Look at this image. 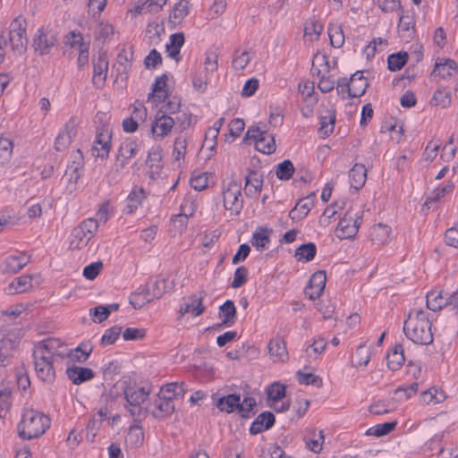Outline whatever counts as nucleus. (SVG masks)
<instances>
[{
	"label": "nucleus",
	"mask_w": 458,
	"mask_h": 458,
	"mask_svg": "<svg viewBox=\"0 0 458 458\" xmlns=\"http://www.w3.org/2000/svg\"><path fill=\"white\" fill-rule=\"evenodd\" d=\"M216 406L221 411L227 413L233 412V411L238 410V406H240V395L232 394L221 397L218 399Z\"/></svg>",
	"instance_id": "obj_49"
},
{
	"label": "nucleus",
	"mask_w": 458,
	"mask_h": 458,
	"mask_svg": "<svg viewBox=\"0 0 458 458\" xmlns=\"http://www.w3.org/2000/svg\"><path fill=\"white\" fill-rule=\"evenodd\" d=\"M96 40L105 43L111 40L114 36V26L107 21H100L95 29Z\"/></svg>",
	"instance_id": "obj_48"
},
{
	"label": "nucleus",
	"mask_w": 458,
	"mask_h": 458,
	"mask_svg": "<svg viewBox=\"0 0 458 458\" xmlns=\"http://www.w3.org/2000/svg\"><path fill=\"white\" fill-rule=\"evenodd\" d=\"M268 353L274 362H284L288 359L285 343L281 338L272 339L268 345Z\"/></svg>",
	"instance_id": "obj_27"
},
{
	"label": "nucleus",
	"mask_w": 458,
	"mask_h": 458,
	"mask_svg": "<svg viewBox=\"0 0 458 458\" xmlns=\"http://www.w3.org/2000/svg\"><path fill=\"white\" fill-rule=\"evenodd\" d=\"M112 132L107 126H103L97 131L92 146V155L102 159L106 158L111 149Z\"/></svg>",
	"instance_id": "obj_12"
},
{
	"label": "nucleus",
	"mask_w": 458,
	"mask_h": 458,
	"mask_svg": "<svg viewBox=\"0 0 458 458\" xmlns=\"http://www.w3.org/2000/svg\"><path fill=\"white\" fill-rule=\"evenodd\" d=\"M146 197L147 194L142 187H134L127 197L125 211L129 214L133 213L139 207L141 206Z\"/></svg>",
	"instance_id": "obj_40"
},
{
	"label": "nucleus",
	"mask_w": 458,
	"mask_h": 458,
	"mask_svg": "<svg viewBox=\"0 0 458 458\" xmlns=\"http://www.w3.org/2000/svg\"><path fill=\"white\" fill-rule=\"evenodd\" d=\"M267 394L271 403L279 402L285 396V386L278 382H275L267 387Z\"/></svg>",
	"instance_id": "obj_58"
},
{
	"label": "nucleus",
	"mask_w": 458,
	"mask_h": 458,
	"mask_svg": "<svg viewBox=\"0 0 458 458\" xmlns=\"http://www.w3.org/2000/svg\"><path fill=\"white\" fill-rule=\"evenodd\" d=\"M427 308L438 311L446 306L445 292L443 290H432L426 296Z\"/></svg>",
	"instance_id": "obj_41"
},
{
	"label": "nucleus",
	"mask_w": 458,
	"mask_h": 458,
	"mask_svg": "<svg viewBox=\"0 0 458 458\" xmlns=\"http://www.w3.org/2000/svg\"><path fill=\"white\" fill-rule=\"evenodd\" d=\"M83 166L82 155L80 150H78L73 155V161L71 165H68L64 178L67 181L66 191L69 193H72L78 188V182L81 176V171Z\"/></svg>",
	"instance_id": "obj_11"
},
{
	"label": "nucleus",
	"mask_w": 458,
	"mask_h": 458,
	"mask_svg": "<svg viewBox=\"0 0 458 458\" xmlns=\"http://www.w3.org/2000/svg\"><path fill=\"white\" fill-rule=\"evenodd\" d=\"M144 433L140 427L131 426L125 437V445L130 448H138L143 444Z\"/></svg>",
	"instance_id": "obj_50"
},
{
	"label": "nucleus",
	"mask_w": 458,
	"mask_h": 458,
	"mask_svg": "<svg viewBox=\"0 0 458 458\" xmlns=\"http://www.w3.org/2000/svg\"><path fill=\"white\" fill-rule=\"evenodd\" d=\"M140 149V145L136 140L130 139L123 140L117 150L111 173L114 174H119Z\"/></svg>",
	"instance_id": "obj_9"
},
{
	"label": "nucleus",
	"mask_w": 458,
	"mask_h": 458,
	"mask_svg": "<svg viewBox=\"0 0 458 458\" xmlns=\"http://www.w3.org/2000/svg\"><path fill=\"white\" fill-rule=\"evenodd\" d=\"M335 123V112L333 109H327L320 115L319 133L322 137H328L334 131Z\"/></svg>",
	"instance_id": "obj_42"
},
{
	"label": "nucleus",
	"mask_w": 458,
	"mask_h": 458,
	"mask_svg": "<svg viewBox=\"0 0 458 458\" xmlns=\"http://www.w3.org/2000/svg\"><path fill=\"white\" fill-rule=\"evenodd\" d=\"M67 44L77 49L79 52L89 48V44L84 41L82 35L80 32L72 31L67 37Z\"/></svg>",
	"instance_id": "obj_64"
},
{
	"label": "nucleus",
	"mask_w": 458,
	"mask_h": 458,
	"mask_svg": "<svg viewBox=\"0 0 458 458\" xmlns=\"http://www.w3.org/2000/svg\"><path fill=\"white\" fill-rule=\"evenodd\" d=\"M252 58L251 53L247 50H236L233 60V67L236 71H242L246 68Z\"/></svg>",
	"instance_id": "obj_57"
},
{
	"label": "nucleus",
	"mask_w": 458,
	"mask_h": 458,
	"mask_svg": "<svg viewBox=\"0 0 458 458\" xmlns=\"http://www.w3.org/2000/svg\"><path fill=\"white\" fill-rule=\"evenodd\" d=\"M454 189V184L452 182H448L445 185H439L431 191L425 200L424 206L430 208L434 205L443 203L447 197L452 195Z\"/></svg>",
	"instance_id": "obj_20"
},
{
	"label": "nucleus",
	"mask_w": 458,
	"mask_h": 458,
	"mask_svg": "<svg viewBox=\"0 0 458 458\" xmlns=\"http://www.w3.org/2000/svg\"><path fill=\"white\" fill-rule=\"evenodd\" d=\"M162 294V289H158L157 293H150V287L141 285L135 293L131 294L130 303L133 306V308L140 309L154 299L160 298Z\"/></svg>",
	"instance_id": "obj_19"
},
{
	"label": "nucleus",
	"mask_w": 458,
	"mask_h": 458,
	"mask_svg": "<svg viewBox=\"0 0 458 458\" xmlns=\"http://www.w3.org/2000/svg\"><path fill=\"white\" fill-rule=\"evenodd\" d=\"M132 52L130 49H123L117 55L116 66L121 72H126L131 66Z\"/></svg>",
	"instance_id": "obj_59"
},
{
	"label": "nucleus",
	"mask_w": 458,
	"mask_h": 458,
	"mask_svg": "<svg viewBox=\"0 0 458 458\" xmlns=\"http://www.w3.org/2000/svg\"><path fill=\"white\" fill-rule=\"evenodd\" d=\"M8 44L16 54L21 55L26 50L28 38L22 19L16 18L11 22L7 38Z\"/></svg>",
	"instance_id": "obj_8"
},
{
	"label": "nucleus",
	"mask_w": 458,
	"mask_h": 458,
	"mask_svg": "<svg viewBox=\"0 0 458 458\" xmlns=\"http://www.w3.org/2000/svg\"><path fill=\"white\" fill-rule=\"evenodd\" d=\"M15 388L13 380L3 379L0 381V418H4L13 404V394Z\"/></svg>",
	"instance_id": "obj_16"
},
{
	"label": "nucleus",
	"mask_w": 458,
	"mask_h": 458,
	"mask_svg": "<svg viewBox=\"0 0 458 458\" xmlns=\"http://www.w3.org/2000/svg\"><path fill=\"white\" fill-rule=\"evenodd\" d=\"M187 150V140L183 136H178L174 141L173 158L180 162L184 159Z\"/></svg>",
	"instance_id": "obj_61"
},
{
	"label": "nucleus",
	"mask_w": 458,
	"mask_h": 458,
	"mask_svg": "<svg viewBox=\"0 0 458 458\" xmlns=\"http://www.w3.org/2000/svg\"><path fill=\"white\" fill-rule=\"evenodd\" d=\"M50 427V419L41 411L28 409L24 411L19 424V434L24 439L38 437Z\"/></svg>",
	"instance_id": "obj_3"
},
{
	"label": "nucleus",
	"mask_w": 458,
	"mask_h": 458,
	"mask_svg": "<svg viewBox=\"0 0 458 458\" xmlns=\"http://www.w3.org/2000/svg\"><path fill=\"white\" fill-rule=\"evenodd\" d=\"M244 140L254 142L256 149L264 154L274 153L276 148L274 136L258 125L248 129Z\"/></svg>",
	"instance_id": "obj_6"
},
{
	"label": "nucleus",
	"mask_w": 458,
	"mask_h": 458,
	"mask_svg": "<svg viewBox=\"0 0 458 458\" xmlns=\"http://www.w3.org/2000/svg\"><path fill=\"white\" fill-rule=\"evenodd\" d=\"M399 36L406 42L411 41L415 34V20L412 14L402 13L398 23Z\"/></svg>",
	"instance_id": "obj_24"
},
{
	"label": "nucleus",
	"mask_w": 458,
	"mask_h": 458,
	"mask_svg": "<svg viewBox=\"0 0 458 458\" xmlns=\"http://www.w3.org/2000/svg\"><path fill=\"white\" fill-rule=\"evenodd\" d=\"M223 203L225 208L232 216L239 215L243 207L242 187L234 181H231L223 186Z\"/></svg>",
	"instance_id": "obj_7"
},
{
	"label": "nucleus",
	"mask_w": 458,
	"mask_h": 458,
	"mask_svg": "<svg viewBox=\"0 0 458 458\" xmlns=\"http://www.w3.org/2000/svg\"><path fill=\"white\" fill-rule=\"evenodd\" d=\"M98 228L96 219L88 218L72 229L70 234V249L81 250L86 247Z\"/></svg>",
	"instance_id": "obj_5"
},
{
	"label": "nucleus",
	"mask_w": 458,
	"mask_h": 458,
	"mask_svg": "<svg viewBox=\"0 0 458 458\" xmlns=\"http://www.w3.org/2000/svg\"><path fill=\"white\" fill-rule=\"evenodd\" d=\"M445 399V394L435 387L423 391L420 394V402L424 404L440 403Z\"/></svg>",
	"instance_id": "obj_53"
},
{
	"label": "nucleus",
	"mask_w": 458,
	"mask_h": 458,
	"mask_svg": "<svg viewBox=\"0 0 458 458\" xmlns=\"http://www.w3.org/2000/svg\"><path fill=\"white\" fill-rule=\"evenodd\" d=\"M263 186V176L257 171H250L245 178V192L248 196L259 194Z\"/></svg>",
	"instance_id": "obj_32"
},
{
	"label": "nucleus",
	"mask_w": 458,
	"mask_h": 458,
	"mask_svg": "<svg viewBox=\"0 0 458 458\" xmlns=\"http://www.w3.org/2000/svg\"><path fill=\"white\" fill-rule=\"evenodd\" d=\"M30 262V257L24 252H15L7 256L0 264V271L4 274H15Z\"/></svg>",
	"instance_id": "obj_14"
},
{
	"label": "nucleus",
	"mask_w": 458,
	"mask_h": 458,
	"mask_svg": "<svg viewBox=\"0 0 458 458\" xmlns=\"http://www.w3.org/2000/svg\"><path fill=\"white\" fill-rule=\"evenodd\" d=\"M387 366L391 370H397L403 364L405 359L403 348L401 344H396L392 352L387 355Z\"/></svg>",
	"instance_id": "obj_51"
},
{
	"label": "nucleus",
	"mask_w": 458,
	"mask_h": 458,
	"mask_svg": "<svg viewBox=\"0 0 458 458\" xmlns=\"http://www.w3.org/2000/svg\"><path fill=\"white\" fill-rule=\"evenodd\" d=\"M76 134L77 123L73 117H71L64 124V128L58 132L55 140V149L56 151L65 150L70 146Z\"/></svg>",
	"instance_id": "obj_13"
},
{
	"label": "nucleus",
	"mask_w": 458,
	"mask_h": 458,
	"mask_svg": "<svg viewBox=\"0 0 458 458\" xmlns=\"http://www.w3.org/2000/svg\"><path fill=\"white\" fill-rule=\"evenodd\" d=\"M66 375L72 384L81 385L91 380L95 373L91 369L73 365L67 367Z\"/></svg>",
	"instance_id": "obj_25"
},
{
	"label": "nucleus",
	"mask_w": 458,
	"mask_h": 458,
	"mask_svg": "<svg viewBox=\"0 0 458 458\" xmlns=\"http://www.w3.org/2000/svg\"><path fill=\"white\" fill-rule=\"evenodd\" d=\"M457 64L452 59L437 58L433 73L441 78L452 77L456 73Z\"/></svg>",
	"instance_id": "obj_33"
},
{
	"label": "nucleus",
	"mask_w": 458,
	"mask_h": 458,
	"mask_svg": "<svg viewBox=\"0 0 458 458\" xmlns=\"http://www.w3.org/2000/svg\"><path fill=\"white\" fill-rule=\"evenodd\" d=\"M270 230L264 227H259L252 234L251 244L257 250L262 251L268 248L270 243Z\"/></svg>",
	"instance_id": "obj_44"
},
{
	"label": "nucleus",
	"mask_w": 458,
	"mask_h": 458,
	"mask_svg": "<svg viewBox=\"0 0 458 458\" xmlns=\"http://www.w3.org/2000/svg\"><path fill=\"white\" fill-rule=\"evenodd\" d=\"M13 148V140L7 137L0 135V165H3L10 161Z\"/></svg>",
	"instance_id": "obj_55"
},
{
	"label": "nucleus",
	"mask_w": 458,
	"mask_h": 458,
	"mask_svg": "<svg viewBox=\"0 0 458 458\" xmlns=\"http://www.w3.org/2000/svg\"><path fill=\"white\" fill-rule=\"evenodd\" d=\"M367 79L363 76L362 72H356L351 77L350 98H359L362 96L368 88Z\"/></svg>",
	"instance_id": "obj_38"
},
{
	"label": "nucleus",
	"mask_w": 458,
	"mask_h": 458,
	"mask_svg": "<svg viewBox=\"0 0 458 458\" xmlns=\"http://www.w3.org/2000/svg\"><path fill=\"white\" fill-rule=\"evenodd\" d=\"M396 421L377 424L366 431V435L374 437H382L390 433L396 426Z\"/></svg>",
	"instance_id": "obj_60"
},
{
	"label": "nucleus",
	"mask_w": 458,
	"mask_h": 458,
	"mask_svg": "<svg viewBox=\"0 0 458 458\" xmlns=\"http://www.w3.org/2000/svg\"><path fill=\"white\" fill-rule=\"evenodd\" d=\"M175 126V121L173 117L163 111H158L150 123V134L154 140H162L170 133Z\"/></svg>",
	"instance_id": "obj_10"
},
{
	"label": "nucleus",
	"mask_w": 458,
	"mask_h": 458,
	"mask_svg": "<svg viewBox=\"0 0 458 458\" xmlns=\"http://www.w3.org/2000/svg\"><path fill=\"white\" fill-rule=\"evenodd\" d=\"M220 326L225 327H233L236 322V308L233 301L227 300L219 307Z\"/></svg>",
	"instance_id": "obj_29"
},
{
	"label": "nucleus",
	"mask_w": 458,
	"mask_h": 458,
	"mask_svg": "<svg viewBox=\"0 0 458 458\" xmlns=\"http://www.w3.org/2000/svg\"><path fill=\"white\" fill-rule=\"evenodd\" d=\"M146 165L148 167V174L150 178L155 179L160 175L163 169V164L161 150L158 148H152L148 152Z\"/></svg>",
	"instance_id": "obj_26"
},
{
	"label": "nucleus",
	"mask_w": 458,
	"mask_h": 458,
	"mask_svg": "<svg viewBox=\"0 0 458 458\" xmlns=\"http://www.w3.org/2000/svg\"><path fill=\"white\" fill-rule=\"evenodd\" d=\"M148 410L154 417L163 419L174 412V403L171 400H166L165 396L158 393L149 403Z\"/></svg>",
	"instance_id": "obj_17"
},
{
	"label": "nucleus",
	"mask_w": 458,
	"mask_h": 458,
	"mask_svg": "<svg viewBox=\"0 0 458 458\" xmlns=\"http://www.w3.org/2000/svg\"><path fill=\"white\" fill-rule=\"evenodd\" d=\"M33 287V276L25 275L19 276L11 282L5 289V292L8 294H16L30 291Z\"/></svg>",
	"instance_id": "obj_30"
},
{
	"label": "nucleus",
	"mask_w": 458,
	"mask_h": 458,
	"mask_svg": "<svg viewBox=\"0 0 458 458\" xmlns=\"http://www.w3.org/2000/svg\"><path fill=\"white\" fill-rule=\"evenodd\" d=\"M166 400L174 402L175 398L183 397L185 389L183 383H169L162 386L159 392Z\"/></svg>",
	"instance_id": "obj_47"
},
{
	"label": "nucleus",
	"mask_w": 458,
	"mask_h": 458,
	"mask_svg": "<svg viewBox=\"0 0 458 458\" xmlns=\"http://www.w3.org/2000/svg\"><path fill=\"white\" fill-rule=\"evenodd\" d=\"M367 178V170L361 164H355L349 172L351 186L356 190L360 189Z\"/></svg>",
	"instance_id": "obj_43"
},
{
	"label": "nucleus",
	"mask_w": 458,
	"mask_h": 458,
	"mask_svg": "<svg viewBox=\"0 0 458 458\" xmlns=\"http://www.w3.org/2000/svg\"><path fill=\"white\" fill-rule=\"evenodd\" d=\"M307 447L314 452L319 453L324 443V434L322 430L312 429L305 437Z\"/></svg>",
	"instance_id": "obj_46"
},
{
	"label": "nucleus",
	"mask_w": 458,
	"mask_h": 458,
	"mask_svg": "<svg viewBox=\"0 0 458 458\" xmlns=\"http://www.w3.org/2000/svg\"><path fill=\"white\" fill-rule=\"evenodd\" d=\"M391 228L386 225L377 224L372 226L369 233L370 240L374 244L385 245L390 240Z\"/></svg>",
	"instance_id": "obj_35"
},
{
	"label": "nucleus",
	"mask_w": 458,
	"mask_h": 458,
	"mask_svg": "<svg viewBox=\"0 0 458 458\" xmlns=\"http://www.w3.org/2000/svg\"><path fill=\"white\" fill-rule=\"evenodd\" d=\"M323 24L318 21H310L305 24L304 36L310 41L318 40L323 31Z\"/></svg>",
	"instance_id": "obj_56"
},
{
	"label": "nucleus",
	"mask_w": 458,
	"mask_h": 458,
	"mask_svg": "<svg viewBox=\"0 0 458 458\" xmlns=\"http://www.w3.org/2000/svg\"><path fill=\"white\" fill-rule=\"evenodd\" d=\"M167 91V76L163 74L157 77L152 85V91L148 96V102L157 104L165 101L168 97Z\"/></svg>",
	"instance_id": "obj_22"
},
{
	"label": "nucleus",
	"mask_w": 458,
	"mask_h": 458,
	"mask_svg": "<svg viewBox=\"0 0 458 458\" xmlns=\"http://www.w3.org/2000/svg\"><path fill=\"white\" fill-rule=\"evenodd\" d=\"M275 423V416L269 411L259 414L252 422L250 432L253 435L260 433L271 428Z\"/></svg>",
	"instance_id": "obj_37"
},
{
	"label": "nucleus",
	"mask_w": 458,
	"mask_h": 458,
	"mask_svg": "<svg viewBox=\"0 0 458 458\" xmlns=\"http://www.w3.org/2000/svg\"><path fill=\"white\" fill-rule=\"evenodd\" d=\"M123 385H124L123 394L125 399L132 406H140L146 401L150 393L149 389L145 386L131 383L127 385L126 380L123 381Z\"/></svg>",
	"instance_id": "obj_15"
},
{
	"label": "nucleus",
	"mask_w": 458,
	"mask_h": 458,
	"mask_svg": "<svg viewBox=\"0 0 458 458\" xmlns=\"http://www.w3.org/2000/svg\"><path fill=\"white\" fill-rule=\"evenodd\" d=\"M92 351V344L89 342H83L73 350L68 348L66 358H69L72 362L83 363L89 359Z\"/></svg>",
	"instance_id": "obj_31"
},
{
	"label": "nucleus",
	"mask_w": 458,
	"mask_h": 458,
	"mask_svg": "<svg viewBox=\"0 0 458 458\" xmlns=\"http://www.w3.org/2000/svg\"><path fill=\"white\" fill-rule=\"evenodd\" d=\"M189 13V4L187 0H180L174 7L172 13L169 15L168 23L171 28L174 29L180 24Z\"/></svg>",
	"instance_id": "obj_39"
},
{
	"label": "nucleus",
	"mask_w": 458,
	"mask_h": 458,
	"mask_svg": "<svg viewBox=\"0 0 458 458\" xmlns=\"http://www.w3.org/2000/svg\"><path fill=\"white\" fill-rule=\"evenodd\" d=\"M19 338L12 334L4 335L0 340V364L4 363L5 359L11 355V352L16 348Z\"/></svg>",
	"instance_id": "obj_45"
},
{
	"label": "nucleus",
	"mask_w": 458,
	"mask_h": 458,
	"mask_svg": "<svg viewBox=\"0 0 458 458\" xmlns=\"http://www.w3.org/2000/svg\"><path fill=\"white\" fill-rule=\"evenodd\" d=\"M431 326L428 312L422 308H414L404 320L403 332L414 344H429L433 342Z\"/></svg>",
	"instance_id": "obj_2"
},
{
	"label": "nucleus",
	"mask_w": 458,
	"mask_h": 458,
	"mask_svg": "<svg viewBox=\"0 0 458 458\" xmlns=\"http://www.w3.org/2000/svg\"><path fill=\"white\" fill-rule=\"evenodd\" d=\"M364 208L361 204L352 203L338 222L335 236L341 240L355 236L362 223Z\"/></svg>",
	"instance_id": "obj_4"
},
{
	"label": "nucleus",
	"mask_w": 458,
	"mask_h": 458,
	"mask_svg": "<svg viewBox=\"0 0 458 458\" xmlns=\"http://www.w3.org/2000/svg\"><path fill=\"white\" fill-rule=\"evenodd\" d=\"M327 283V276L324 271L315 272L305 288V295L310 300H316L323 293Z\"/></svg>",
	"instance_id": "obj_21"
},
{
	"label": "nucleus",
	"mask_w": 458,
	"mask_h": 458,
	"mask_svg": "<svg viewBox=\"0 0 458 458\" xmlns=\"http://www.w3.org/2000/svg\"><path fill=\"white\" fill-rule=\"evenodd\" d=\"M108 71V60L105 54H101L93 61V84L98 88L104 85Z\"/></svg>",
	"instance_id": "obj_23"
},
{
	"label": "nucleus",
	"mask_w": 458,
	"mask_h": 458,
	"mask_svg": "<svg viewBox=\"0 0 458 458\" xmlns=\"http://www.w3.org/2000/svg\"><path fill=\"white\" fill-rule=\"evenodd\" d=\"M56 42V36L51 30H38L34 38L35 51L40 55L47 54Z\"/></svg>",
	"instance_id": "obj_18"
},
{
	"label": "nucleus",
	"mask_w": 458,
	"mask_h": 458,
	"mask_svg": "<svg viewBox=\"0 0 458 458\" xmlns=\"http://www.w3.org/2000/svg\"><path fill=\"white\" fill-rule=\"evenodd\" d=\"M105 415L106 414L102 411H99L98 414L93 416V418L89 421L86 428V438L88 441H94V438L102 424Z\"/></svg>",
	"instance_id": "obj_54"
},
{
	"label": "nucleus",
	"mask_w": 458,
	"mask_h": 458,
	"mask_svg": "<svg viewBox=\"0 0 458 458\" xmlns=\"http://www.w3.org/2000/svg\"><path fill=\"white\" fill-rule=\"evenodd\" d=\"M395 404L390 401H377L374 402L370 407L369 411L375 415H383L394 411Z\"/></svg>",
	"instance_id": "obj_62"
},
{
	"label": "nucleus",
	"mask_w": 458,
	"mask_h": 458,
	"mask_svg": "<svg viewBox=\"0 0 458 458\" xmlns=\"http://www.w3.org/2000/svg\"><path fill=\"white\" fill-rule=\"evenodd\" d=\"M317 247L313 242H308L296 249L294 257L298 261L309 262L315 258Z\"/></svg>",
	"instance_id": "obj_52"
},
{
	"label": "nucleus",
	"mask_w": 458,
	"mask_h": 458,
	"mask_svg": "<svg viewBox=\"0 0 458 458\" xmlns=\"http://www.w3.org/2000/svg\"><path fill=\"white\" fill-rule=\"evenodd\" d=\"M185 38L182 32L172 34L169 37V41L165 45V52L167 55L175 60L176 62L181 60L180 51L182 47L184 45Z\"/></svg>",
	"instance_id": "obj_28"
},
{
	"label": "nucleus",
	"mask_w": 458,
	"mask_h": 458,
	"mask_svg": "<svg viewBox=\"0 0 458 458\" xmlns=\"http://www.w3.org/2000/svg\"><path fill=\"white\" fill-rule=\"evenodd\" d=\"M315 195L311 194L305 199H301L295 207L290 211L289 216L293 220H301L304 218L313 207V199Z\"/></svg>",
	"instance_id": "obj_36"
},
{
	"label": "nucleus",
	"mask_w": 458,
	"mask_h": 458,
	"mask_svg": "<svg viewBox=\"0 0 458 458\" xmlns=\"http://www.w3.org/2000/svg\"><path fill=\"white\" fill-rule=\"evenodd\" d=\"M328 37L330 43L334 47H341L344 43V35L343 29L338 25H330L328 27Z\"/></svg>",
	"instance_id": "obj_63"
},
{
	"label": "nucleus",
	"mask_w": 458,
	"mask_h": 458,
	"mask_svg": "<svg viewBox=\"0 0 458 458\" xmlns=\"http://www.w3.org/2000/svg\"><path fill=\"white\" fill-rule=\"evenodd\" d=\"M333 65H331V62L329 57L325 54H317L314 55L312 60V72L313 73L318 74H328L331 69H334L336 65V62L335 60L332 61Z\"/></svg>",
	"instance_id": "obj_34"
},
{
	"label": "nucleus",
	"mask_w": 458,
	"mask_h": 458,
	"mask_svg": "<svg viewBox=\"0 0 458 458\" xmlns=\"http://www.w3.org/2000/svg\"><path fill=\"white\" fill-rule=\"evenodd\" d=\"M68 353V345L60 338L49 337L34 344L32 363L37 377L42 382L51 384L56 377V364L64 360Z\"/></svg>",
	"instance_id": "obj_1"
}]
</instances>
